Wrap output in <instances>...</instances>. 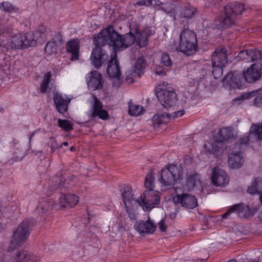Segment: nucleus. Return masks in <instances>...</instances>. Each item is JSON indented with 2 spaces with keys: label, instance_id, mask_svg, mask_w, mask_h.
Masks as SVG:
<instances>
[{
  "label": "nucleus",
  "instance_id": "nucleus-1",
  "mask_svg": "<svg viewBox=\"0 0 262 262\" xmlns=\"http://www.w3.org/2000/svg\"><path fill=\"white\" fill-rule=\"evenodd\" d=\"M136 25L130 26L129 32L120 35L112 26H108L100 32L101 36L98 38V44L106 45L112 47L114 50L118 51L125 49L133 45L136 40L135 33Z\"/></svg>",
  "mask_w": 262,
  "mask_h": 262
},
{
  "label": "nucleus",
  "instance_id": "nucleus-2",
  "mask_svg": "<svg viewBox=\"0 0 262 262\" xmlns=\"http://www.w3.org/2000/svg\"><path fill=\"white\" fill-rule=\"evenodd\" d=\"M244 10L243 5L235 2L229 3L224 7V13L219 16L215 21V26L217 29L229 27L235 23V19L241 14Z\"/></svg>",
  "mask_w": 262,
  "mask_h": 262
},
{
  "label": "nucleus",
  "instance_id": "nucleus-3",
  "mask_svg": "<svg viewBox=\"0 0 262 262\" xmlns=\"http://www.w3.org/2000/svg\"><path fill=\"white\" fill-rule=\"evenodd\" d=\"M36 223L34 219L24 220L13 233L10 248H16L25 242L29 237L30 231L36 225Z\"/></svg>",
  "mask_w": 262,
  "mask_h": 262
},
{
  "label": "nucleus",
  "instance_id": "nucleus-4",
  "mask_svg": "<svg viewBox=\"0 0 262 262\" xmlns=\"http://www.w3.org/2000/svg\"><path fill=\"white\" fill-rule=\"evenodd\" d=\"M180 51L189 56L193 54L197 50L198 42L194 32L190 30L184 29L180 35L179 47Z\"/></svg>",
  "mask_w": 262,
  "mask_h": 262
},
{
  "label": "nucleus",
  "instance_id": "nucleus-5",
  "mask_svg": "<svg viewBox=\"0 0 262 262\" xmlns=\"http://www.w3.org/2000/svg\"><path fill=\"white\" fill-rule=\"evenodd\" d=\"M182 175L183 168L181 166L171 164L161 170L159 180L164 186H171L180 180Z\"/></svg>",
  "mask_w": 262,
  "mask_h": 262
},
{
  "label": "nucleus",
  "instance_id": "nucleus-6",
  "mask_svg": "<svg viewBox=\"0 0 262 262\" xmlns=\"http://www.w3.org/2000/svg\"><path fill=\"white\" fill-rule=\"evenodd\" d=\"M101 36L100 32L94 37L95 47L92 50L90 59L92 64L97 69L101 67L103 63L108 59V55L106 52L101 48L104 45L98 44L97 40Z\"/></svg>",
  "mask_w": 262,
  "mask_h": 262
},
{
  "label": "nucleus",
  "instance_id": "nucleus-7",
  "mask_svg": "<svg viewBox=\"0 0 262 262\" xmlns=\"http://www.w3.org/2000/svg\"><path fill=\"white\" fill-rule=\"evenodd\" d=\"M160 197L157 191L154 189L146 190L143 194L138 198V204L144 210H150L155 205L159 203Z\"/></svg>",
  "mask_w": 262,
  "mask_h": 262
},
{
  "label": "nucleus",
  "instance_id": "nucleus-8",
  "mask_svg": "<svg viewBox=\"0 0 262 262\" xmlns=\"http://www.w3.org/2000/svg\"><path fill=\"white\" fill-rule=\"evenodd\" d=\"M157 97L161 105L165 108L175 105L178 100L177 95L173 90L160 89L157 92Z\"/></svg>",
  "mask_w": 262,
  "mask_h": 262
},
{
  "label": "nucleus",
  "instance_id": "nucleus-9",
  "mask_svg": "<svg viewBox=\"0 0 262 262\" xmlns=\"http://www.w3.org/2000/svg\"><path fill=\"white\" fill-rule=\"evenodd\" d=\"M262 75V62H256L243 72V80L248 83H254L258 80Z\"/></svg>",
  "mask_w": 262,
  "mask_h": 262
},
{
  "label": "nucleus",
  "instance_id": "nucleus-10",
  "mask_svg": "<svg viewBox=\"0 0 262 262\" xmlns=\"http://www.w3.org/2000/svg\"><path fill=\"white\" fill-rule=\"evenodd\" d=\"M145 67V59L143 57L139 58L135 64L126 72V80L133 83L136 78H139L144 73Z\"/></svg>",
  "mask_w": 262,
  "mask_h": 262
},
{
  "label": "nucleus",
  "instance_id": "nucleus-11",
  "mask_svg": "<svg viewBox=\"0 0 262 262\" xmlns=\"http://www.w3.org/2000/svg\"><path fill=\"white\" fill-rule=\"evenodd\" d=\"M236 213L240 217L248 218L255 214V210L251 209L248 206L243 204H236L230 208L227 211L222 215L223 219H227L232 213Z\"/></svg>",
  "mask_w": 262,
  "mask_h": 262
},
{
  "label": "nucleus",
  "instance_id": "nucleus-12",
  "mask_svg": "<svg viewBox=\"0 0 262 262\" xmlns=\"http://www.w3.org/2000/svg\"><path fill=\"white\" fill-rule=\"evenodd\" d=\"M172 200L174 204H181L182 206L186 208L193 209L198 205L195 198L186 193L177 194L173 197Z\"/></svg>",
  "mask_w": 262,
  "mask_h": 262
},
{
  "label": "nucleus",
  "instance_id": "nucleus-13",
  "mask_svg": "<svg viewBox=\"0 0 262 262\" xmlns=\"http://www.w3.org/2000/svg\"><path fill=\"white\" fill-rule=\"evenodd\" d=\"M211 180L215 186H224L228 183L229 178L224 170L215 167L212 170Z\"/></svg>",
  "mask_w": 262,
  "mask_h": 262
},
{
  "label": "nucleus",
  "instance_id": "nucleus-14",
  "mask_svg": "<svg viewBox=\"0 0 262 262\" xmlns=\"http://www.w3.org/2000/svg\"><path fill=\"white\" fill-rule=\"evenodd\" d=\"M156 228V224L151 221L149 217L147 221H140L136 222L135 225V230L142 235H144L145 234H152Z\"/></svg>",
  "mask_w": 262,
  "mask_h": 262
},
{
  "label": "nucleus",
  "instance_id": "nucleus-15",
  "mask_svg": "<svg viewBox=\"0 0 262 262\" xmlns=\"http://www.w3.org/2000/svg\"><path fill=\"white\" fill-rule=\"evenodd\" d=\"M94 103L89 112V116L92 118L98 117L101 119H106L108 116L107 112L102 109L103 105L101 101L95 96H93Z\"/></svg>",
  "mask_w": 262,
  "mask_h": 262
},
{
  "label": "nucleus",
  "instance_id": "nucleus-16",
  "mask_svg": "<svg viewBox=\"0 0 262 262\" xmlns=\"http://www.w3.org/2000/svg\"><path fill=\"white\" fill-rule=\"evenodd\" d=\"M89 80H88L87 84L90 89L96 90L101 89L103 86V79L102 75L96 71H92L88 75Z\"/></svg>",
  "mask_w": 262,
  "mask_h": 262
},
{
  "label": "nucleus",
  "instance_id": "nucleus-17",
  "mask_svg": "<svg viewBox=\"0 0 262 262\" xmlns=\"http://www.w3.org/2000/svg\"><path fill=\"white\" fill-rule=\"evenodd\" d=\"M211 61L214 66H225L227 62L226 50L222 47L217 48L212 54Z\"/></svg>",
  "mask_w": 262,
  "mask_h": 262
},
{
  "label": "nucleus",
  "instance_id": "nucleus-18",
  "mask_svg": "<svg viewBox=\"0 0 262 262\" xmlns=\"http://www.w3.org/2000/svg\"><path fill=\"white\" fill-rule=\"evenodd\" d=\"M116 56L117 54L115 53L108 61L106 73L108 77L111 78H119L121 75L119 61L116 58Z\"/></svg>",
  "mask_w": 262,
  "mask_h": 262
},
{
  "label": "nucleus",
  "instance_id": "nucleus-19",
  "mask_svg": "<svg viewBox=\"0 0 262 262\" xmlns=\"http://www.w3.org/2000/svg\"><path fill=\"white\" fill-rule=\"evenodd\" d=\"M224 84L229 85L232 88H240L243 85V76L242 74L229 73L223 79Z\"/></svg>",
  "mask_w": 262,
  "mask_h": 262
},
{
  "label": "nucleus",
  "instance_id": "nucleus-20",
  "mask_svg": "<svg viewBox=\"0 0 262 262\" xmlns=\"http://www.w3.org/2000/svg\"><path fill=\"white\" fill-rule=\"evenodd\" d=\"M121 191V198L124 203L125 208L133 207L135 204L138 203V199L136 200L134 197L131 187L128 186H125Z\"/></svg>",
  "mask_w": 262,
  "mask_h": 262
},
{
  "label": "nucleus",
  "instance_id": "nucleus-21",
  "mask_svg": "<svg viewBox=\"0 0 262 262\" xmlns=\"http://www.w3.org/2000/svg\"><path fill=\"white\" fill-rule=\"evenodd\" d=\"M244 163V158L241 151H232L228 156V165L232 169H238Z\"/></svg>",
  "mask_w": 262,
  "mask_h": 262
},
{
  "label": "nucleus",
  "instance_id": "nucleus-22",
  "mask_svg": "<svg viewBox=\"0 0 262 262\" xmlns=\"http://www.w3.org/2000/svg\"><path fill=\"white\" fill-rule=\"evenodd\" d=\"M13 262H40L30 255L26 250L17 251L13 257Z\"/></svg>",
  "mask_w": 262,
  "mask_h": 262
},
{
  "label": "nucleus",
  "instance_id": "nucleus-23",
  "mask_svg": "<svg viewBox=\"0 0 262 262\" xmlns=\"http://www.w3.org/2000/svg\"><path fill=\"white\" fill-rule=\"evenodd\" d=\"M78 202V197L71 194H64L61 192V196L59 198V203L63 207H66L69 206L72 207L75 205Z\"/></svg>",
  "mask_w": 262,
  "mask_h": 262
},
{
  "label": "nucleus",
  "instance_id": "nucleus-24",
  "mask_svg": "<svg viewBox=\"0 0 262 262\" xmlns=\"http://www.w3.org/2000/svg\"><path fill=\"white\" fill-rule=\"evenodd\" d=\"M42 34L39 31L34 32H28L24 34V41L26 48L29 47L36 46L37 41H40L39 37H41Z\"/></svg>",
  "mask_w": 262,
  "mask_h": 262
},
{
  "label": "nucleus",
  "instance_id": "nucleus-25",
  "mask_svg": "<svg viewBox=\"0 0 262 262\" xmlns=\"http://www.w3.org/2000/svg\"><path fill=\"white\" fill-rule=\"evenodd\" d=\"M24 34L22 33H16L14 34L9 41V46L12 49H22L26 48Z\"/></svg>",
  "mask_w": 262,
  "mask_h": 262
},
{
  "label": "nucleus",
  "instance_id": "nucleus-26",
  "mask_svg": "<svg viewBox=\"0 0 262 262\" xmlns=\"http://www.w3.org/2000/svg\"><path fill=\"white\" fill-rule=\"evenodd\" d=\"M223 143L219 139L215 141L212 143L208 142L204 145V148L208 150V152L217 156L221 154L222 151Z\"/></svg>",
  "mask_w": 262,
  "mask_h": 262
},
{
  "label": "nucleus",
  "instance_id": "nucleus-27",
  "mask_svg": "<svg viewBox=\"0 0 262 262\" xmlns=\"http://www.w3.org/2000/svg\"><path fill=\"white\" fill-rule=\"evenodd\" d=\"M54 101L56 104L57 111L61 114H63L68 110V104L70 101L66 100L61 95L55 93L54 95Z\"/></svg>",
  "mask_w": 262,
  "mask_h": 262
},
{
  "label": "nucleus",
  "instance_id": "nucleus-28",
  "mask_svg": "<svg viewBox=\"0 0 262 262\" xmlns=\"http://www.w3.org/2000/svg\"><path fill=\"white\" fill-rule=\"evenodd\" d=\"M187 186L189 190L193 189L195 186H201L200 176L196 172H191L187 175Z\"/></svg>",
  "mask_w": 262,
  "mask_h": 262
},
{
  "label": "nucleus",
  "instance_id": "nucleus-29",
  "mask_svg": "<svg viewBox=\"0 0 262 262\" xmlns=\"http://www.w3.org/2000/svg\"><path fill=\"white\" fill-rule=\"evenodd\" d=\"M67 51L72 54L71 60H77L78 58L79 49V42L77 40L73 39L69 41L67 45Z\"/></svg>",
  "mask_w": 262,
  "mask_h": 262
},
{
  "label": "nucleus",
  "instance_id": "nucleus-30",
  "mask_svg": "<svg viewBox=\"0 0 262 262\" xmlns=\"http://www.w3.org/2000/svg\"><path fill=\"white\" fill-rule=\"evenodd\" d=\"M65 180V179L62 177H58L56 176L54 177L49 184V190L50 192H49L48 194H51L53 191L56 190L57 188L62 190L63 188L64 187Z\"/></svg>",
  "mask_w": 262,
  "mask_h": 262
},
{
  "label": "nucleus",
  "instance_id": "nucleus-31",
  "mask_svg": "<svg viewBox=\"0 0 262 262\" xmlns=\"http://www.w3.org/2000/svg\"><path fill=\"white\" fill-rule=\"evenodd\" d=\"M171 117L170 115L167 113H158L152 118L153 125L156 127L161 124L167 123L169 121Z\"/></svg>",
  "mask_w": 262,
  "mask_h": 262
},
{
  "label": "nucleus",
  "instance_id": "nucleus-32",
  "mask_svg": "<svg viewBox=\"0 0 262 262\" xmlns=\"http://www.w3.org/2000/svg\"><path fill=\"white\" fill-rule=\"evenodd\" d=\"M249 193L262 194V178H257L247 189Z\"/></svg>",
  "mask_w": 262,
  "mask_h": 262
},
{
  "label": "nucleus",
  "instance_id": "nucleus-33",
  "mask_svg": "<svg viewBox=\"0 0 262 262\" xmlns=\"http://www.w3.org/2000/svg\"><path fill=\"white\" fill-rule=\"evenodd\" d=\"M56 37L57 40H55L54 38L52 41H49L47 43L45 50L47 54H52L56 52L57 46L62 40L61 36L59 34Z\"/></svg>",
  "mask_w": 262,
  "mask_h": 262
},
{
  "label": "nucleus",
  "instance_id": "nucleus-34",
  "mask_svg": "<svg viewBox=\"0 0 262 262\" xmlns=\"http://www.w3.org/2000/svg\"><path fill=\"white\" fill-rule=\"evenodd\" d=\"M254 49L249 50H243L238 53L236 58L238 61L246 60L248 62L254 61Z\"/></svg>",
  "mask_w": 262,
  "mask_h": 262
},
{
  "label": "nucleus",
  "instance_id": "nucleus-35",
  "mask_svg": "<svg viewBox=\"0 0 262 262\" xmlns=\"http://www.w3.org/2000/svg\"><path fill=\"white\" fill-rule=\"evenodd\" d=\"M135 33L136 35V40L137 44L140 47H144L148 43V36L145 33H140L139 31L137 26L135 28Z\"/></svg>",
  "mask_w": 262,
  "mask_h": 262
},
{
  "label": "nucleus",
  "instance_id": "nucleus-36",
  "mask_svg": "<svg viewBox=\"0 0 262 262\" xmlns=\"http://www.w3.org/2000/svg\"><path fill=\"white\" fill-rule=\"evenodd\" d=\"M179 16L181 18H189L192 17L196 12L195 8L187 4L181 7Z\"/></svg>",
  "mask_w": 262,
  "mask_h": 262
},
{
  "label": "nucleus",
  "instance_id": "nucleus-37",
  "mask_svg": "<svg viewBox=\"0 0 262 262\" xmlns=\"http://www.w3.org/2000/svg\"><path fill=\"white\" fill-rule=\"evenodd\" d=\"M162 10L165 13L173 17L174 19H176V10L178 9L176 5L171 3H166L161 7Z\"/></svg>",
  "mask_w": 262,
  "mask_h": 262
},
{
  "label": "nucleus",
  "instance_id": "nucleus-38",
  "mask_svg": "<svg viewBox=\"0 0 262 262\" xmlns=\"http://www.w3.org/2000/svg\"><path fill=\"white\" fill-rule=\"evenodd\" d=\"M50 208V205L47 201H42L38 205L36 212L41 216H45Z\"/></svg>",
  "mask_w": 262,
  "mask_h": 262
},
{
  "label": "nucleus",
  "instance_id": "nucleus-39",
  "mask_svg": "<svg viewBox=\"0 0 262 262\" xmlns=\"http://www.w3.org/2000/svg\"><path fill=\"white\" fill-rule=\"evenodd\" d=\"M232 136V129L230 127H224L221 129L218 133L219 139L224 142L227 141Z\"/></svg>",
  "mask_w": 262,
  "mask_h": 262
},
{
  "label": "nucleus",
  "instance_id": "nucleus-40",
  "mask_svg": "<svg viewBox=\"0 0 262 262\" xmlns=\"http://www.w3.org/2000/svg\"><path fill=\"white\" fill-rule=\"evenodd\" d=\"M251 135H254L258 140H262V124H253L249 130Z\"/></svg>",
  "mask_w": 262,
  "mask_h": 262
},
{
  "label": "nucleus",
  "instance_id": "nucleus-41",
  "mask_svg": "<svg viewBox=\"0 0 262 262\" xmlns=\"http://www.w3.org/2000/svg\"><path fill=\"white\" fill-rule=\"evenodd\" d=\"M128 113L132 116H139L144 111V108L139 105L133 104L132 102L128 104Z\"/></svg>",
  "mask_w": 262,
  "mask_h": 262
},
{
  "label": "nucleus",
  "instance_id": "nucleus-42",
  "mask_svg": "<svg viewBox=\"0 0 262 262\" xmlns=\"http://www.w3.org/2000/svg\"><path fill=\"white\" fill-rule=\"evenodd\" d=\"M258 90H255L245 93L241 96L234 99L233 103L234 104H239L241 103L244 100L248 99L255 96Z\"/></svg>",
  "mask_w": 262,
  "mask_h": 262
},
{
  "label": "nucleus",
  "instance_id": "nucleus-43",
  "mask_svg": "<svg viewBox=\"0 0 262 262\" xmlns=\"http://www.w3.org/2000/svg\"><path fill=\"white\" fill-rule=\"evenodd\" d=\"M160 64L165 67L166 68L170 69L173 65V62L169 54L166 52H163L160 58Z\"/></svg>",
  "mask_w": 262,
  "mask_h": 262
},
{
  "label": "nucleus",
  "instance_id": "nucleus-44",
  "mask_svg": "<svg viewBox=\"0 0 262 262\" xmlns=\"http://www.w3.org/2000/svg\"><path fill=\"white\" fill-rule=\"evenodd\" d=\"M51 77V75L50 72L44 75L43 80L40 84V90L41 93H45L47 92L49 84L50 82Z\"/></svg>",
  "mask_w": 262,
  "mask_h": 262
},
{
  "label": "nucleus",
  "instance_id": "nucleus-45",
  "mask_svg": "<svg viewBox=\"0 0 262 262\" xmlns=\"http://www.w3.org/2000/svg\"><path fill=\"white\" fill-rule=\"evenodd\" d=\"M57 122L58 126L66 132H69L73 129L71 122L68 120L58 119Z\"/></svg>",
  "mask_w": 262,
  "mask_h": 262
},
{
  "label": "nucleus",
  "instance_id": "nucleus-46",
  "mask_svg": "<svg viewBox=\"0 0 262 262\" xmlns=\"http://www.w3.org/2000/svg\"><path fill=\"white\" fill-rule=\"evenodd\" d=\"M154 171L151 170L147 174L145 180V186L147 190L154 189Z\"/></svg>",
  "mask_w": 262,
  "mask_h": 262
},
{
  "label": "nucleus",
  "instance_id": "nucleus-47",
  "mask_svg": "<svg viewBox=\"0 0 262 262\" xmlns=\"http://www.w3.org/2000/svg\"><path fill=\"white\" fill-rule=\"evenodd\" d=\"M224 67L214 66V65H212L213 70L212 73L215 79H218L222 75Z\"/></svg>",
  "mask_w": 262,
  "mask_h": 262
},
{
  "label": "nucleus",
  "instance_id": "nucleus-48",
  "mask_svg": "<svg viewBox=\"0 0 262 262\" xmlns=\"http://www.w3.org/2000/svg\"><path fill=\"white\" fill-rule=\"evenodd\" d=\"M0 7L1 9H3L4 11L8 12H11L14 11L16 9L15 6L12 5L10 3L7 2H3L1 4Z\"/></svg>",
  "mask_w": 262,
  "mask_h": 262
},
{
  "label": "nucleus",
  "instance_id": "nucleus-49",
  "mask_svg": "<svg viewBox=\"0 0 262 262\" xmlns=\"http://www.w3.org/2000/svg\"><path fill=\"white\" fill-rule=\"evenodd\" d=\"M169 70H170V69H169L168 68H166V67L163 66V65L157 66L155 69V73L157 75H165L166 74V73L168 71H169Z\"/></svg>",
  "mask_w": 262,
  "mask_h": 262
},
{
  "label": "nucleus",
  "instance_id": "nucleus-50",
  "mask_svg": "<svg viewBox=\"0 0 262 262\" xmlns=\"http://www.w3.org/2000/svg\"><path fill=\"white\" fill-rule=\"evenodd\" d=\"M155 2V4H157V0H141L137 2V5L139 6H149L153 4V2Z\"/></svg>",
  "mask_w": 262,
  "mask_h": 262
},
{
  "label": "nucleus",
  "instance_id": "nucleus-51",
  "mask_svg": "<svg viewBox=\"0 0 262 262\" xmlns=\"http://www.w3.org/2000/svg\"><path fill=\"white\" fill-rule=\"evenodd\" d=\"M254 105L257 107H262V93L256 96L254 100Z\"/></svg>",
  "mask_w": 262,
  "mask_h": 262
},
{
  "label": "nucleus",
  "instance_id": "nucleus-52",
  "mask_svg": "<svg viewBox=\"0 0 262 262\" xmlns=\"http://www.w3.org/2000/svg\"><path fill=\"white\" fill-rule=\"evenodd\" d=\"M254 61L258 60L259 62L262 61V51H259L256 49H254Z\"/></svg>",
  "mask_w": 262,
  "mask_h": 262
},
{
  "label": "nucleus",
  "instance_id": "nucleus-53",
  "mask_svg": "<svg viewBox=\"0 0 262 262\" xmlns=\"http://www.w3.org/2000/svg\"><path fill=\"white\" fill-rule=\"evenodd\" d=\"M126 211L128 213V216L129 218L133 220H135L136 218V214L132 210V207H128V208H126Z\"/></svg>",
  "mask_w": 262,
  "mask_h": 262
},
{
  "label": "nucleus",
  "instance_id": "nucleus-54",
  "mask_svg": "<svg viewBox=\"0 0 262 262\" xmlns=\"http://www.w3.org/2000/svg\"><path fill=\"white\" fill-rule=\"evenodd\" d=\"M50 140L51 142V152H54L55 151V149L58 147V146L56 141L54 139L53 137L50 138Z\"/></svg>",
  "mask_w": 262,
  "mask_h": 262
},
{
  "label": "nucleus",
  "instance_id": "nucleus-55",
  "mask_svg": "<svg viewBox=\"0 0 262 262\" xmlns=\"http://www.w3.org/2000/svg\"><path fill=\"white\" fill-rule=\"evenodd\" d=\"M159 227L160 230L162 232L165 231L167 228V227L165 224L164 220H161L158 223Z\"/></svg>",
  "mask_w": 262,
  "mask_h": 262
},
{
  "label": "nucleus",
  "instance_id": "nucleus-56",
  "mask_svg": "<svg viewBox=\"0 0 262 262\" xmlns=\"http://www.w3.org/2000/svg\"><path fill=\"white\" fill-rule=\"evenodd\" d=\"M240 142L239 145L241 148L243 145H246L249 141V138L248 137H245L240 139Z\"/></svg>",
  "mask_w": 262,
  "mask_h": 262
},
{
  "label": "nucleus",
  "instance_id": "nucleus-57",
  "mask_svg": "<svg viewBox=\"0 0 262 262\" xmlns=\"http://www.w3.org/2000/svg\"><path fill=\"white\" fill-rule=\"evenodd\" d=\"M185 112V111L183 110H181V111H178L175 112L173 113L172 116L171 117H172L173 119H174L176 118L181 117L184 114Z\"/></svg>",
  "mask_w": 262,
  "mask_h": 262
},
{
  "label": "nucleus",
  "instance_id": "nucleus-58",
  "mask_svg": "<svg viewBox=\"0 0 262 262\" xmlns=\"http://www.w3.org/2000/svg\"><path fill=\"white\" fill-rule=\"evenodd\" d=\"M46 30V27L45 26H40L38 30L37 31H39L40 32V33L42 34L41 37H39V39L40 41L42 40L45 37L44 32Z\"/></svg>",
  "mask_w": 262,
  "mask_h": 262
},
{
  "label": "nucleus",
  "instance_id": "nucleus-59",
  "mask_svg": "<svg viewBox=\"0 0 262 262\" xmlns=\"http://www.w3.org/2000/svg\"><path fill=\"white\" fill-rule=\"evenodd\" d=\"M258 218L260 220L261 223H262V210L259 213Z\"/></svg>",
  "mask_w": 262,
  "mask_h": 262
},
{
  "label": "nucleus",
  "instance_id": "nucleus-60",
  "mask_svg": "<svg viewBox=\"0 0 262 262\" xmlns=\"http://www.w3.org/2000/svg\"><path fill=\"white\" fill-rule=\"evenodd\" d=\"M75 150V148L74 146H72L70 147V150L73 151Z\"/></svg>",
  "mask_w": 262,
  "mask_h": 262
},
{
  "label": "nucleus",
  "instance_id": "nucleus-61",
  "mask_svg": "<svg viewBox=\"0 0 262 262\" xmlns=\"http://www.w3.org/2000/svg\"><path fill=\"white\" fill-rule=\"evenodd\" d=\"M62 144L64 146H68V143L67 142H64L62 143Z\"/></svg>",
  "mask_w": 262,
  "mask_h": 262
},
{
  "label": "nucleus",
  "instance_id": "nucleus-62",
  "mask_svg": "<svg viewBox=\"0 0 262 262\" xmlns=\"http://www.w3.org/2000/svg\"><path fill=\"white\" fill-rule=\"evenodd\" d=\"M34 133H33L31 134V135L30 136V138H29V140H30V142L31 141V138L32 137H33V136L34 135Z\"/></svg>",
  "mask_w": 262,
  "mask_h": 262
},
{
  "label": "nucleus",
  "instance_id": "nucleus-63",
  "mask_svg": "<svg viewBox=\"0 0 262 262\" xmlns=\"http://www.w3.org/2000/svg\"><path fill=\"white\" fill-rule=\"evenodd\" d=\"M227 262H236V261L235 260L232 259V260H230Z\"/></svg>",
  "mask_w": 262,
  "mask_h": 262
},
{
  "label": "nucleus",
  "instance_id": "nucleus-64",
  "mask_svg": "<svg viewBox=\"0 0 262 262\" xmlns=\"http://www.w3.org/2000/svg\"><path fill=\"white\" fill-rule=\"evenodd\" d=\"M0 262H3V257L1 256H0Z\"/></svg>",
  "mask_w": 262,
  "mask_h": 262
}]
</instances>
